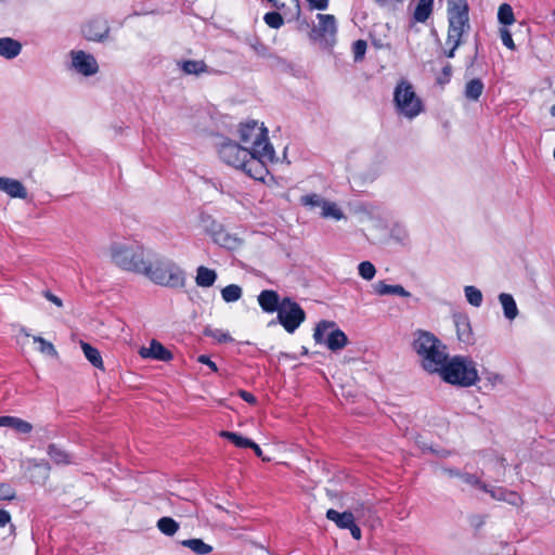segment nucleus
Here are the masks:
<instances>
[{"label": "nucleus", "instance_id": "1", "mask_svg": "<svg viewBox=\"0 0 555 555\" xmlns=\"http://www.w3.org/2000/svg\"><path fill=\"white\" fill-rule=\"evenodd\" d=\"M412 347L421 366L430 374H438L449 358L447 346L430 332L416 331Z\"/></svg>", "mask_w": 555, "mask_h": 555}, {"label": "nucleus", "instance_id": "2", "mask_svg": "<svg viewBox=\"0 0 555 555\" xmlns=\"http://www.w3.org/2000/svg\"><path fill=\"white\" fill-rule=\"evenodd\" d=\"M237 133L244 149L263 164L273 163L275 153L272 144L269 142L268 129L263 124L256 120H248L238 125Z\"/></svg>", "mask_w": 555, "mask_h": 555}, {"label": "nucleus", "instance_id": "3", "mask_svg": "<svg viewBox=\"0 0 555 555\" xmlns=\"http://www.w3.org/2000/svg\"><path fill=\"white\" fill-rule=\"evenodd\" d=\"M152 249L138 243L115 242L108 248L112 262L124 271L144 275Z\"/></svg>", "mask_w": 555, "mask_h": 555}, {"label": "nucleus", "instance_id": "4", "mask_svg": "<svg viewBox=\"0 0 555 555\" xmlns=\"http://www.w3.org/2000/svg\"><path fill=\"white\" fill-rule=\"evenodd\" d=\"M143 276L156 285L169 288H182L186 281L184 270L177 262L154 250Z\"/></svg>", "mask_w": 555, "mask_h": 555}, {"label": "nucleus", "instance_id": "5", "mask_svg": "<svg viewBox=\"0 0 555 555\" xmlns=\"http://www.w3.org/2000/svg\"><path fill=\"white\" fill-rule=\"evenodd\" d=\"M219 156L229 166L243 170L256 180H263L268 172L263 164L255 158L248 149H244L233 141H225L220 145Z\"/></svg>", "mask_w": 555, "mask_h": 555}, {"label": "nucleus", "instance_id": "6", "mask_svg": "<svg viewBox=\"0 0 555 555\" xmlns=\"http://www.w3.org/2000/svg\"><path fill=\"white\" fill-rule=\"evenodd\" d=\"M438 374L444 382L461 387L473 386L479 379L476 363L472 359L462 356L448 358L443 369Z\"/></svg>", "mask_w": 555, "mask_h": 555}, {"label": "nucleus", "instance_id": "7", "mask_svg": "<svg viewBox=\"0 0 555 555\" xmlns=\"http://www.w3.org/2000/svg\"><path fill=\"white\" fill-rule=\"evenodd\" d=\"M449 29L447 44L454 42L455 47L462 43V36L469 28L468 4L466 0H448Z\"/></svg>", "mask_w": 555, "mask_h": 555}, {"label": "nucleus", "instance_id": "8", "mask_svg": "<svg viewBox=\"0 0 555 555\" xmlns=\"http://www.w3.org/2000/svg\"><path fill=\"white\" fill-rule=\"evenodd\" d=\"M393 102L399 114L409 119L416 117L423 111L421 99L406 80H401L395 88Z\"/></svg>", "mask_w": 555, "mask_h": 555}, {"label": "nucleus", "instance_id": "9", "mask_svg": "<svg viewBox=\"0 0 555 555\" xmlns=\"http://www.w3.org/2000/svg\"><path fill=\"white\" fill-rule=\"evenodd\" d=\"M305 319L306 313L296 301L288 297L282 299L278 320L286 332L294 333Z\"/></svg>", "mask_w": 555, "mask_h": 555}, {"label": "nucleus", "instance_id": "10", "mask_svg": "<svg viewBox=\"0 0 555 555\" xmlns=\"http://www.w3.org/2000/svg\"><path fill=\"white\" fill-rule=\"evenodd\" d=\"M205 232L215 244L229 250H235L243 244V240L236 233L228 231L221 223L209 218L205 224Z\"/></svg>", "mask_w": 555, "mask_h": 555}, {"label": "nucleus", "instance_id": "11", "mask_svg": "<svg viewBox=\"0 0 555 555\" xmlns=\"http://www.w3.org/2000/svg\"><path fill=\"white\" fill-rule=\"evenodd\" d=\"M326 518L340 529H349L353 539H361V529L357 525V520L350 509L345 512H337L333 508L326 512Z\"/></svg>", "mask_w": 555, "mask_h": 555}, {"label": "nucleus", "instance_id": "12", "mask_svg": "<svg viewBox=\"0 0 555 555\" xmlns=\"http://www.w3.org/2000/svg\"><path fill=\"white\" fill-rule=\"evenodd\" d=\"M72 65L83 76H92L99 72L95 57L85 51H72Z\"/></svg>", "mask_w": 555, "mask_h": 555}, {"label": "nucleus", "instance_id": "13", "mask_svg": "<svg viewBox=\"0 0 555 555\" xmlns=\"http://www.w3.org/2000/svg\"><path fill=\"white\" fill-rule=\"evenodd\" d=\"M27 472L33 483L44 485L51 473V465L46 460L28 459Z\"/></svg>", "mask_w": 555, "mask_h": 555}, {"label": "nucleus", "instance_id": "14", "mask_svg": "<svg viewBox=\"0 0 555 555\" xmlns=\"http://www.w3.org/2000/svg\"><path fill=\"white\" fill-rule=\"evenodd\" d=\"M82 34L88 40L104 41L109 34L108 23L101 17L93 18L83 25Z\"/></svg>", "mask_w": 555, "mask_h": 555}, {"label": "nucleus", "instance_id": "15", "mask_svg": "<svg viewBox=\"0 0 555 555\" xmlns=\"http://www.w3.org/2000/svg\"><path fill=\"white\" fill-rule=\"evenodd\" d=\"M139 354L145 359L150 358L165 362L172 359V353L155 339L151 341L149 347H141L139 349Z\"/></svg>", "mask_w": 555, "mask_h": 555}, {"label": "nucleus", "instance_id": "16", "mask_svg": "<svg viewBox=\"0 0 555 555\" xmlns=\"http://www.w3.org/2000/svg\"><path fill=\"white\" fill-rule=\"evenodd\" d=\"M319 25L315 31L325 40L331 41L334 39L337 26L336 18L332 14H318Z\"/></svg>", "mask_w": 555, "mask_h": 555}, {"label": "nucleus", "instance_id": "17", "mask_svg": "<svg viewBox=\"0 0 555 555\" xmlns=\"http://www.w3.org/2000/svg\"><path fill=\"white\" fill-rule=\"evenodd\" d=\"M0 191L12 198L25 199L27 197V191L24 184L16 179L8 177H0Z\"/></svg>", "mask_w": 555, "mask_h": 555}, {"label": "nucleus", "instance_id": "18", "mask_svg": "<svg viewBox=\"0 0 555 555\" xmlns=\"http://www.w3.org/2000/svg\"><path fill=\"white\" fill-rule=\"evenodd\" d=\"M281 301L279 294L271 289L262 291L258 296L259 306L264 312H279Z\"/></svg>", "mask_w": 555, "mask_h": 555}, {"label": "nucleus", "instance_id": "19", "mask_svg": "<svg viewBox=\"0 0 555 555\" xmlns=\"http://www.w3.org/2000/svg\"><path fill=\"white\" fill-rule=\"evenodd\" d=\"M22 43L10 37H0V56L7 60H13L20 55Z\"/></svg>", "mask_w": 555, "mask_h": 555}, {"label": "nucleus", "instance_id": "20", "mask_svg": "<svg viewBox=\"0 0 555 555\" xmlns=\"http://www.w3.org/2000/svg\"><path fill=\"white\" fill-rule=\"evenodd\" d=\"M372 288L375 294L379 296L385 295H397L401 297H410L411 293L405 291L403 286L397 285H388L384 281H378L372 285Z\"/></svg>", "mask_w": 555, "mask_h": 555}, {"label": "nucleus", "instance_id": "21", "mask_svg": "<svg viewBox=\"0 0 555 555\" xmlns=\"http://www.w3.org/2000/svg\"><path fill=\"white\" fill-rule=\"evenodd\" d=\"M324 343L330 350L338 351L347 345L348 338L343 331L335 328L327 334Z\"/></svg>", "mask_w": 555, "mask_h": 555}, {"label": "nucleus", "instance_id": "22", "mask_svg": "<svg viewBox=\"0 0 555 555\" xmlns=\"http://www.w3.org/2000/svg\"><path fill=\"white\" fill-rule=\"evenodd\" d=\"M217 280V272L207 267L201 266L196 270L195 282L199 287H210Z\"/></svg>", "mask_w": 555, "mask_h": 555}, {"label": "nucleus", "instance_id": "23", "mask_svg": "<svg viewBox=\"0 0 555 555\" xmlns=\"http://www.w3.org/2000/svg\"><path fill=\"white\" fill-rule=\"evenodd\" d=\"M47 454L55 465L70 464V455L55 443H50L47 447Z\"/></svg>", "mask_w": 555, "mask_h": 555}, {"label": "nucleus", "instance_id": "24", "mask_svg": "<svg viewBox=\"0 0 555 555\" xmlns=\"http://www.w3.org/2000/svg\"><path fill=\"white\" fill-rule=\"evenodd\" d=\"M485 89V85L479 78L470 79L464 88V95L469 101H478Z\"/></svg>", "mask_w": 555, "mask_h": 555}, {"label": "nucleus", "instance_id": "25", "mask_svg": "<svg viewBox=\"0 0 555 555\" xmlns=\"http://www.w3.org/2000/svg\"><path fill=\"white\" fill-rule=\"evenodd\" d=\"M499 300L502 305L505 318L514 320L518 315V309L513 296L511 294L501 293L499 295Z\"/></svg>", "mask_w": 555, "mask_h": 555}, {"label": "nucleus", "instance_id": "26", "mask_svg": "<svg viewBox=\"0 0 555 555\" xmlns=\"http://www.w3.org/2000/svg\"><path fill=\"white\" fill-rule=\"evenodd\" d=\"M181 545L190 548L196 555H207L212 552V546L205 543L202 539H188L182 540Z\"/></svg>", "mask_w": 555, "mask_h": 555}, {"label": "nucleus", "instance_id": "27", "mask_svg": "<svg viewBox=\"0 0 555 555\" xmlns=\"http://www.w3.org/2000/svg\"><path fill=\"white\" fill-rule=\"evenodd\" d=\"M181 69L186 75H201L208 72L207 65L204 61L188 60L180 63Z\"/></svg>", "mask_w": 555, "mask_h": 555}, {"label": "nucleus", "instance_id": "28", "mask_svg": "<svg viewBox=\"0 0 555 555\" xmlns=\"http://www.w3.org/2000/svg\"><path fill=\"white\" fill-rule=\"evenodd\" d=\"M349 509L352 512L357 522L369 519L373 514V506L367 502L356 503Z\"/></svg>", "mask_w": 555, "mask_h": 555}, {"label": "nucleus", "instance_id": "29", "mask_svg": "<svg viewBox=\"0 0 555 555\" xmlns=\"http://www.w3.org/2000/svg\"><path fill=\"white\" fill-rule=\"evenodd\" d=\"M81 349L88 361L98 369H103V361L99 350L90 344L80 341Z\"/></svg>", "mask_w": 555, "mask_h": 555}, {"label": "nucleus", "instance_id": "30", "mask_svg": "<svg viewBox=\"0 0 555 555\" xmlns=\"http://www.w3.org/2000/svg\"><path fill=\"white\" fill-rule=\"evenodd\" d=\"M434 0H418L414 10V20L424 23L430 16L433 11Z\"/></svg>", "mask_w": 555, "mask_h": 555}, {"label": "nucleus", "instance_id": "31", "mask_svg": "<svg viewBox=\"0 0 555 555\" xmlns=\"http://www.w3.org/2000/svg\"><path fill=\"white\" fill-rule=\"evenodd\" d=\"M457 337L463 343H469L472 339L470 324L467 318L459 317L455 319Z\"/></svg>", "mask_w": 555, "mask_h": 555}, {"label": "nucleus", "instance_id": "32", "mask_svg": "<svg viewBox=\"0 0 555 555\" xmlns=\"http://www.w3.org/2000/svg\"><path fill=\"white\" fill-rule=\"evenodd\" d=\"M321 216L323 218H332L335 220H340L345 218L343 210L333 202L324 201L321 208Z\"/></svg>", "mask_w": 555, "mask_h": 555}, {"label": "nucleus", "instance_id": "33", "mask_svg": "<svg viewBox=\"0 0 555 555\" xmlns=\"http://www.w3.org/2000/svg\"><path fill=\"white\" fill-rule=\"evenodd\" d=\"M179 524L171 517H162L157 521L158 530L168 537L176 534V532L179 530Z\"/></svg>", "mask_w": 555, "mask_h": 555}, {"label": "nucleus", "instance_id": "34", "mask_svg": "<svg viewBox=\"0 0 555 555\" xmlns=\"http://www.w3.org/2000/svg\"><path fill=\"white\" fill-rule=\"evenodd\" d=\"M5 427H11L21 434H29L33 430V425L29 422L14 416H7Z\"/></svg>", "mask_w": 555, "mask_h": 555}, {"label": "nucleus", "instance_id": "35", "mask_svg": "<svg viewBox=\"0 0 555 555\" xmlns=\"http://www.w3.org/2000/svg\"><path fill=\"white\" fill-rule=\"evenodd\" d=\"M490 493L492 498L506 501L512 505H518L521 502V498L516 492L507 491L502 488L492 490Z\"/></svg>", "mask_w": 555, "mask_h": 555}, {"label": "nucleus", "instance_id": "36", "mask_svg": "<svg viewBox=\"0 0 555 555\" xmlns=\"http://www.w3.org/2000/svg\"><path fill=\"white\" fill-rule=\"evenodd\" d=\"M242 295V287L236 284H230L221 289V297L225 302L237 301Z\"/></svg>", "mask_w": 555, "mask_h": 555}, {"label": "nucleus", "instance_id": "37", "mask_svg": "<svg viewBox=\"0 0 555 555\" xmlns=\"http://www.w3.org/2000/svg\"><path fill=\"white\" fill-rule=\"evenodd\" d=\"M204 334L208 337L214 338L219 344L233 341V338L231 337V335L228 332L219 330V328H212V327L207 326L204 330Z\"/></svg>", "mask_w": 555, "mask_h": 555}, {"label": "nucleus", "instance_id": "38", "mask_svg": "<svg viewBox=\"0 0 555 555\" xmlns=\"http://www.w3.org/2000/svg\"><path fill=\"white\" fill-rule=\"evenodd\" d=\"M498 18L503 25H512L515 22L512 7L507 3H502L499 7Z\"/></svg>", "mask_w": 555, "mask_h": 555}, {"label": "nucleus", "instance_id": "39", "mask_svg": "<svg viewBox=\"0 0 555 555\" xmlns=\"http://www.w3.org/2000/svg\"><path fill=\"white\" fill-rule=\"evenodd\" d=\"M35 343L39 344V351L51 358H57L59 353L52 343L41 336H33Z\"/></svg>", "mask_w": 555, "mask_h": 555}, {"label": "nucleus", "instance_id": "40", "mask_svg": "<svg viewBox=\"0 0 555 555\" xmlns=\"http://www.w3.org/2000/svg\"><path fill=\"white\" fill-rule=\"evenodd\" d=\"M359 275L365 281H372L376 275V268L371 261H362L358 266Z\"/></svg>", "mask_w": 555, "mask_h": 555}, {"label": "nucleus", "instance_id": "41", "mask_svg": "<svg viewBox=\"0 0 555 555\" xmlns=\"http://www.w3.org/2000/svg\"><path fill=\"white\" fill-rule=\"evenodd\" d=\"M220 436L230 440L232 443H234L238 448H248V446H251L250 439L244 438L236 433L221 431Z\"/></svg>", "mask_w": 555, "mask_h": 555}, {"label": "nucleus", "instance_id": "42", "mask_svg": "<svg viewBox=\"0 0 555 555\" xmlns=\"http://www.w3.org/2000/svg\"><path fill=\"white\" fill-rule=\"evenodd\" d=\"M465 297L467 301L474 307H480L482 302V294L475 286H465Z\"/></svg>", "mask_w": 555, "mask_h": 555}, {"label": "nucleus", "instance_id": "43", "mask_svg": "<svg viewBox=\"0 0 555 555\" xmlns=\"http://www.w3.org/2000/svg\"><path fill=\"white\" fill-rule=\"evenodd\" d=\"M390 237L397 242L404 243L409 238V232L405 225L395 223L390 229Z\"/></svg>", "mask_w": 555, "mask_h": 555}, {"label": "nucleus", "instance_id": "44", "mask_svg": "<svg viewBox=\"0 0 555 555\" xmlns=\"http://www.w3.org/2000/svg\"><path fill=\"white\" fill-rule=\"evenodd\" d=\"M324 198L318 194H307L300 197V203L304 206L310 207V208H322V205L324 203Z\"/></svg>", "mask_w": 555, "mask_h": 555}, {"label": "nucleus", "instance_id": "45", "mask_svg": "<svg viewBox=\"0 0 555 555\" xmlns=\"http://www.w3.org/2000/svg\"><path fill=\"white\" fill-rule=\"evenodd\" d=\"M335 326V323L334 322H328V321H322L320 322L315 330H314V334H313V338L314 340L320 344L323 341V337L324 335L327 333V331L330 328H333Z\"/></svg>", "mask_w": 555, "mask_h": 555}, {"label": "nucleus", "instance_id": "46", "mask_svg": "<svg viewBox=\"0 0 555 555\" xmlns=\"http://www.w3.org/2000/svg\"><path fill=\"white\" fill-rule=\"evenodd\" d=\"M266 24L274 29L280 28L284 24V20L279 12H269L263 17Z\"/></svg>", "mask_w": 555, "mask_h": 555}, {"label": "nucleus", "instance_id": "47", "mask_svg": "<svg viewBox=\"0 0 555 555\" xmlns=\"http://www.w3.org/2000/svg\"><path fill=\"white\" fill-rule=\"evenodd\" d=\"M460 479L466 483V485H469V486H473V487H478L480 489H482L483 491L486 492H490L487 488V486L485 483H482L479 478L473 474H468V473H462L461 476H460Z\"/></svg>", "mask_w": 555, "mask_h": 555}, {"label": "nucleus", "instance_id": "48", "mask_svg": "<svg viewBox=\"0 0 555 555\" xmlns=\"http://www.w3.org/2000/svg\"><path fill=\"white\" fill-rule=\"evenodd\" d=\"M16 492L9 483H0V500L11 501L15 499Z\"/></svg>", "mask_w": 555, "mask_h": 555}, {"label": "nucleus", "instance_id": "49", "mask_svg": "<svg viewBox=\"0 0 555 555\" xmlns=\"http://www.w3.org/2000/svg\"><path fill=\"white\" fill-rule=\"evenodd\" d=\"M500 38L506 48H508L509 50L516 49V46L512 38V34L507 28H505V27L500 28Z\"/></svg>", "mask_w": 555, "mask_h": 555}, {"label": "nucleus", "instance_id": "50", "mask_svg": "<svg viewBox=\"0 0 555 555\" xmlns=\"http://www.w3.org/2000/svg\"><path fill=\"white\" fill-rule=\"evenodd\" d=\"M352 51L356 61L362 60L366 51V42L364 40H357L353 43Z\"/></svg>", "mask_w": 555, "mask_h": 555}, {"label": "nucleus", "instance_id": "51", "mask_svg": "<svg viewBox=\"0 0 555 555\" xmlns=\"http://www.w3.org/2000/svg\"><path fill=\"white\" fill-rule=\"evenodd\" d=\"M380 8L388 10H395L398 4L402 3L403 0H373Z\"/></svg>", "mask_w": 555, "mask_h": 555}, {"label": "nucleus", "instance_id": "52", "mask_svg": "<svg viewBox=\"0 0 555 555\" xmlns=\"http://www.w3.org/2000/svg\"><path fill=\"white\" fill-rule=\"evenodd\" d=\"M43 296L47 300H49L50 302L54 304L57 308H62L63 307V301L60 297H57L56 295L52 294L50 291H44L43 292Z\"/></svg>", "mask_w": 555, "mask_h": 555}, {"label": "nucleus", "instance_id": "53", "mask_svg": "<svg viewBox=\"0 0 555 555\" xmlns=\"http://www.w3.org/2000/svg\"><path fill=\"white\" fill-rule=\"evenodd\" d=\"M452 74V66L447 64L442 69V76L438 78L439 83H446L449 81Z\"/></svg>", "mask_w": 555, "mask_h": 555}, {"label": "nucleus", "instance_id": "54", "mask_svg": "<svg viewBox=\"0 0 555 555\" xmlns=\"http://www.w3.org/2000/svg\"><path fill=\"white\" fill-rule=\"evenodd\" d=\"M330 0H308L311 9L325 10Z\"/></svg>", "mask_w": 555, "mask_h": 555}, {"label": "nucleus", "instance_id": "55", "mask_svg": "<svg viewBox=\"0 0 555 555\" xmlns=\"http://www.w3.org/2000/svg\"><path fill=\"white\" fill-rule=\"evenodd\" d=\"M197 361H198L199 363H203V364L208 365V366L211 369V371H214V372H217V371H218V367H217L216 363H215V362H212V361L209 359V357H207V356H205V354L199 356V357L197 358Z\"/></svg>", "mask_w": 555, "mask_h": 555}, {"label": "nucleus", "instance_id": "56", "mask_svg": "<svg viewBox=\"0 0 555 555\" xmlns=\"http://www.w3.org/2000/svg\"><path fill=\"white\" fill-rule=\"evenodd\" d=\"M238 395H240V397H241L244 401H246V402H248V403H250V404H255V403H256V401H257V400H256V397H255L253 393L248 392V391L240 390V391H238Z\"/></svg>", "mask_w": 555, "mask_h": 555}, {"label": "nucleus", "instance_id": "57", "mask_svg": "<svg viewBox=\"0 0 555 555\" xmlns=\"http://www.w3.org/2000/svg\"><path fill=\"white\" fill-rule=\"evenodd\" d=\"M11 521V515L4 509H0V527H5Z\"/></svg>", "mask_w": 555, "mask_h": 555}, {"label": "nucleus", "instance_id": "58", "mask_svg": "<svg viewBox=\"0 0 555 555\" xmlns=\"http://www.w3.org/2000/svg\"><path fill=\"white\" fill-rule=\"evenodd\" d=\"M248 448L253 449V450H254V452H255V454H256L258 457H260L262 461H267V462H269V461H270V459H269V457H264V456H263V454H262V451H261L260 447H259L257 443H255L254 441H251V446H248Z\"/></svg>", "mask_w": 555, "mask_h": 555}, {"label": "nucleus", "instance_id": "59", "mask_svg": "<svg viewBox=\"0 0 555 555\" xmlns=\"http://www.w3.org/2000/svg\"><path fill=\"white\" fill-rule=\"evenodd\" d=\"M441 472L443 474L448 475L449 477H457V478H460V476L462 474L460 470L454 469V468H449V467H442Z\"/></svg>", "mask_w": 555, "mask_h": 555}, {"label": "nucleus", "instance_id": "60", "mask_svg": "<svg viewBox=\"0 0 555 555\" xmlns=\"http://www.w3.org/2000/svg\"><path fill=\"white\" fill-rule=\"evenodd\" d=\"M488 380L491 384L495 385V384L502 383L503 377L500 374H498V373H490L489 376H488Z\"/></svg>", "mask_w": 555, "mask_h": 555}, {"label": "nucleus", "instance_id": "61", "mask_svg": "<svg viewBox=\"0 0 555 555\" xmlns=\"http://www.w3.org/2000/svg\"><path fill=\"white\" fill-rule=\"evenodd\" d=\"M449 46H451V48H450V50L448 52H446V55L448 57H453L454 56V52L457 49V47L454 46V42H451Z\"/></svg>", "mask_w": 555, "mask_h": 555}, {"label": "nucleus", "instance_id": "62", "mask_svg": "<svg viewBox=\"0 0 555 555\" xmlns=\"http://www.w3.org/2000/svg\"><path fill=\"white\" fill-rule=\"evenodd\" d=\"M7 416H0V427H5Z\"/></svg>", "mask_w": 555, "mask_h": 555}, {"label": "nucleus", "instance_id": "63", "mask_svg": "<svg viewBox=\"0 0 555 555\" xmlns=\"http://www.w3.org/2000/svg\"><path fill=\"white\" fill-rule=\"evenodd\" d=\"M21 333H23L25 336L29 337L30 334L26 331V328L22 327Z\"/></svg>", "mask_w": 555, "mask_h": 555}, {"label": "nucleus", "instance_id": "64", "mask_svg": "<svg viewBox=\"0 0 555 555\" xmlns=\"http://www.w3.org/2000/svg\"><path fill=\"white\" fill-rule=\"evenodd\" d=\"M551 114L555 117V104L551 107Z\"/></svg>", "mask_w": 555, "mask_h": 555}]
</instances>
